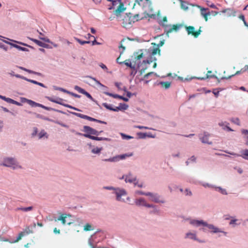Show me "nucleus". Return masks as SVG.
Returning <instances> with one entry per match:
<instances>
[{
	"instance_id": "603ef678",
	"label": "nucleus",
	"mask_w": 248,
	"mask_h": 248,
	"mask_svg": "<svg viewBox=\"0 0 248 248\" xmlns=\"http://www.w3.org/2000/svg\"><path fill=\"white\" fill-rule=\"evenodd\" d=\"M62 106L65 107H67V108H72L73 109H74V110H77V111H80V109L75 108V107H74L71 105H69L68 104H64V103H62Z\"/></svg>"
},
{
	"instance_id": "6e6d98bb",
	"label": "nucleus",
	"mask_w": 248,
	"mask_h": 248,
	"mask_svg": "<svg viewBox=\"0 0 248 248\" xmlns=\"http://www.w3.org/2000/svg\"><path fill=\"white\" fill-rule=\"evenodd\" d=\"M134 127L138 128L140 129H150V130H153V129L152 128H149L148 127L140 126V125H135V126H134Z\"/></svg>"
},
{
	"instance_id": "0eeeda50",
	"label": "nucleus",
	"mask_w": 248,
	"mask_h": 248,
	"mask_svg": "<svg viewBox=\"0 0 248 248\" xmlns=\"http://www.w3.org/2000/svg\"><path fill=\"white\" fill-rule=\"evenodd\" d=\"M147 197H149V200L156 203H165V201L161 199V196L157 193H153L147 192Z\"/></svg>"
},
{
	"instance_id": "1a4fd4ad",
	"label": "nucleus",
	"mask_w": 248,
	"mask_h": 248,
	"mask_svg": "<svg viewBox=\"0 0 248 248\" xmlns=\"http://www.w3.org/2000/svg\"><path fill=\"white\" fill-rule=\"evenodd\" d=\"M74 89L77 91L79 93H82L83 94H84L85 95H86L88 98H89L90 99H91L92 101L95 102L96 104H97V102L96 101H95L93 97L91 95V94L88 93L87 92H86L85 90H84L83 89L81 88V87L76 85V86H75L74 87Z\"/></svg>"
},
{
	"instance_id": "7c9ffc66",
	"label": "nucleus",
	"mask_w": 248,
	"mask_h": 248,
	"mask_svg": "<svg viewBox=\"0 0 248 248\" xmlns=\"http://www.w3.org/2000/svg\"><path fill=\"white\" fill-rule=\"evenodd\" d=\"M200 184L204 188H209L212 190L213 189L214 186V185H212L205 182H200Z\"/></svg>"
},
{
	"instance_id": "e2e57ef3",
	"label": "nucleus",
	"mask_w": 248,
	"mask_h": 248,
	"mask_svg": "<svg viewBox=\"0 0 248 248\" xmlns=\"http://www.w3.org/2000/svg\"><path fill=\"white\" fill-rule=\"evenodd\" d=\"M156 205L155 204H150L147 202L145 207L148 208H151L152 209L153 208H155Z\"/></svg>"
},
{
	"instance_id": "de8ad7c7",
	"label": "nucleus",
	"mask_w": 248,
	"mask_h": 248,
	"mask_svg": "<svg viewBox=\"0 0 248 248\" xmlns=\"http://www.w3.org/2000/svg\"><path fill=\"white\" fill-rule=\"evenodd\" d=\"M8 40H9V39H8ZM11 41H12V42H15V43H16L17 44H20V45H22L23 46H28L32 49L33 48V47L30 45H28L25 43H22V42H19V41H16V40H11Z\"/></svg>"
},
{
	"instance_id": "bf43d9fd",
	"label": "nucleus",
	"mask_w": 248,
	"mask_h": 248,
	"mask_svg": "<svg viewBox=\"0 0 248 248\" xmlns=\"http://www.w3.org/2000/svg\"><path fill=\"white\" fill-rule=\"evenodd\" d=\"M231 122H232V123L237 124V125H240V123H239V120L238 118H232L231 120Z\"/></svg>"
},
{
	"instance_id": "4c0bfd02",
	"label": "nucleus",
	"mask_w": 248,
	"mask_h": 248,
	"mask_svg": "<svg viewBox=\"0 0 248 248\" xmlns=\"http://www.w3.org/2000/svg\"><path fill=\"white\" fill-rule=\"evenodd\" d=\"M25 234V232H20L19 234H18V237H17V238L15 240H10V242L11 243H16V242H17L18 240H19Z\"/></svg>"
},
{
	"instance_id": "58836bf2",
	"label": "nucleus",
	"mask_w": 248,
	"mask_h": 248,
	"mask_svg": "<svg viewBox=\"0 0 248 248\" xmlns=\"http://www.w3.org/2000/svg\"><path fill=\"white\" fill-rule=\"evenodd\" d=\"M25 234V232H20L19 234H18V237H17V238L15 240H10V242L11 243H16V242H17L18 240H19Z\"/></svg>"
},
{
	"instance_id": "69168bd1",
	"label": "nucleus",
	"mask_w": 248,
	"mask_h": 248,
	"mask_svg": "<svg viewBox=\"0 0 248 248\" xmlns=\"http://www.w3.org/2000/svg\"><path fill=\"white\" fill-rule=\"evenodd\" d=\"M68 94H70L75 97H77V98H80V95H78V94H76L74 93H72V92H69L68 91V93H67Z\"/></svg>"
},
{
	"instance_id": "dca6fc26",
	"label": "nucleus",
	"mask_w": 248,
	"mask_h": 248,
	"mask_svg": "<svg viewBox=\"0 0 248 248\" xmlns=\"http://www.w3.org/2000/svg\"><path fill=\"white\" fill-rule=\"evenodd\" d=\"M213 190H215V191L218 192L219 193L223 195H228L227 190L225 188H222V187L219 186H217L214 185Z\"/></svg>"
},
{
	"instance_id": "79ce46f5",
	"label": "nucleus",
	"mask_w": 248,
	"mask_h": 248,
	"mask_svg": "<svg viewBox=\"0 0 248 248\" xmlns=\"http://www.w3.org/2000/svg\"><path fill=\"white\" fill-rule=\"evenodd\" d=\"M184 194L186 196L190 197L192 195V191L189 188H186L184 191Z\"/></svg>"
},
{
	"instance_id": "9d476101",
	"label": "nucleus",
	"mask_w": 248,
	"mask_h": 248,
	"mask_svg": "<svg viewBox=\"0 0 248 248\" xmlns=\"http://www.w3.org/2000/svg\"><path fill=\"white\" fill-rule=\"evenodd\" d=\"M189 224L195 227H199L201 226L204 227L205 221L203 220L190 219L189 222Z\"/></svg>"
},
{
	"instance_id": "393cba45",
	"label": "nucleus",
	"mask_w": 248,
	"mask_h": 248,
	"mask_svg": "<svg viewBox=\"0 0 248 248\" xmlns=\"http://www.w3.org/2000/svg\"><path fill=\"white\" fill-rule=\"evenodd\" d=\"M102 161L105 162H117L119 161L118 156L116 155L115 156L110 157L107 159H104Z\"/></svg>"
},
{
	"instance_id": "49530a36",
	"label": "nucleus",
	"mask_w": 248,
	"mask_h": 248,
	"mask_svg": "<svg viewBox=\"0 0 248 248\" xmlns=\"http://www.w3.org/2000/svg\"><path fill=\"white\" fill-rule=\"evenodd\" d=\"M28 104H29L31 107H38V106H39V103H36L30 99Z\"/></svg>"
},
{
	"instance_id": "c756f323",
	"label": "nucleus",
	"mask_w": 248,
	"mask_h": 248,
	"mask_svg": "<svg viewBox=\"0 0 248 248\" xmlns=\"http://www.w3.org/2000/svg\"><path fill=\"white\" fill-rule=\"evenodd\" d=\"M11 46L17 48V49L23 51H29V49L26 47H22L20 46H18L16 44H11Z\"/></svg>"
},
{
	"instance_id": "f8f14e48",
	"label": "nucleus",
	"mask_w": 248,
	"mask_h": 248,
	"mask_svg": "<svg viewBox=\"0 0 248 248\" xmlns=\"http://www.w3.org/2000/svg\"><path fill=\"white\" fill-rule=\"evenodd\" d=\"M72 114L77 116L78 117H80L82 119H86L90 121L95 122L96 121V119H94L93 118L91 117L90 116H88L86 115H84L81 113H78L75 112H70Z\"/></svg>"
},
{
	"instance_id": "473e14b6",
	"label": "nucleus",
	"mask_w": 248,
	"mask_h": 248,
	"mask_svg": "<svg viewBox=\"0 0 248 248\" xmlns=\"http://www.w3.org/2000/svg\"><path fill=\"white\" fill-rule=\"evenodd\" d=\"M104 93L109 96H111V97H113V98H119V99H122V96H121V95H119L118 94H113V93H108V92H106V91H105L104 92Z\"/></svg>"
},
{
	"instance_id": "4468645a",
	"label": "nucleus",
	"mask_w": 248,
	"mask_h": 248,
	"mask_svg": "<svg viewBox=\"0 0 248 248\" xmlns=\"http://www.w3.org/2000/svg\"><path fill=\"white\" fill-rule=\"evenodd\" d=\"M88 145L91 149V152L94 154L99 155L101 153V152L103 150V147H94L90 143L88 144Z\"/></svg>"
},
{
	"instance_id": "a878e982",
	"label": "nucleus",
	"mask_w": 248,
	"mask_h": 248,
	"mask_svg": "<svg viewBox=\"0 0 248 248\" xmlns=\"http://www.w3.org/2000/svg\"><path fill=\"white\" fill-rule=\"evenodd\" d=\"M39 107H41L46 110H54V111H57V112H59L60 113H63V114H65L64 112H63V111H61V110H56V109H55L53 108H49V107H46V106H45L41 104H39V106H38Z\"/></svg>"
},
{
	"instance_id": "f257e3e1",
	"label": "nucleus",
	"mask_w": 248,
	"mask_h": 248,
	"mask_svg": "<svg viewBox=\"0 0 248 248\" xmlns=\"http://www.w3.org/2000/svg\"><path fill=\"white\" fill-rule=\"evenodd\" d=\"M0 166L9 168L13 170H22L24 167L18 160L14 156H4L0 160Z\"/></svg>"
},
{
	"instance_id": "423d86ee",
	"label": "nucleus",
	"mask_w": 248,
	"mask_h": 248,
	"mask_svg": "<svg viewBox=\"0 0 248 248\" xmlns=\"http://www.w3.org/2000/svg\"><path fill=\"white\" fill-rule=\"evenodd\" d=\"M208 229L209 232L213 234H219L218 236H221L223 235L224 236H227L228 232L224 231L222 229L219 228L213 224H209L205 221L204 226Z\"/></svg>"
},
{
	"instance_id": "aec40b11",
	"label": "nucleus",
	"mask_w": 248,
	"mask_h": 248,
	"mask_svg": "<svg viewBox=\"0 0 248 248\" xmlns=\"http://www.w3.org/2000/svg\"><path fill=\"white\" fill-rule=\"evenodd\" d=\"M218 125L222 127L224 130H227L229 131H232L233 130L230 127L228 126L229 123L225 122H221L218 123Z\"/></svg>"
},
{
	"instance_id": "864d4df0",
	"label": "nucleus",
	"mask_w": 248,
	"mask_h": 248,
	"mask_svg": "<svg viewBox=\"0 0 248 248\" xmlns=\"http://www.w3.org/2000/svg\"><path fill=\"white\" fill-rule=\"evenodd\" d=\"M51 121H53L55 123L57 124H58L64 127H65V128H68V126L60 121H53V120H50Z\"/></svg>"
},
{
	"instance_id": "ea45409f",
	"label": "nucleus",
	"mask_w": 248,
	"mask_h": 248,
	"mask_svg": "<svg viewBox=\"0 0 248 248\" xmlns=\"http://www.w3.org/2000/svg\"><path fill=\"white\" fill-rule=\"evenodd\" d=\"M74 39L81 45H83L85 44H90L91 43L90 41H82L77 37H74Z\"/></svg>"
},
{
	"instance_id": "774afa93",
	"label": "nucleus",
	"mask_w": 248,
	"mask_h": 248,
	"mask_svg": "<svg viewBox=\"0 0 248 248\" xmlns=\"http://www.w3.org/2000/svg\"><path fill=\"white\" fill-rule=\"evenodd\" d=\"M188 160L190 162H195L196 161V157L194 155H192L188 158Z\"/></svg>"
},
{
	"instance_id": "6e6552de",
	"label": "nucleus",
	"mask_w": 248,
	"mask_h": 248,
	"mask_svg": "<svg viewBox=\"0 0 248 248\" xmlns=\"http://www.w3.org/2000/svg\"><path fill=\"white\" fill-rule=\"evenodd\" d=\"M125 182L126 183L133 184L137 186L138 184V181L136 176H134L131 172H129L126 174Z\"/></svg>"
},
{
	"instance_id": "9b49d317",
	"label": "nucleus",
	"mask_w": 248,
	"mask_h": 248,
	"mask_svg": "<svg viewBox=\"0 0 248 248\" xmlns=\"http://www.w3.org/2000/svg\"><path fill=\"white\" fill-rule=\"evenodd\" d=\"M210 136V134L206 132H204L202 137H200V140L203 143H206L209 145H211L212 142L209 141L208 138Z\"/></svg>"
},
{
	"instance_id": "6ab92c4d",
	"label": "nucleus",
	"mask_w": 248,
	"mask_h": 248,
	"mask_svg": "<svg viewBox=\"0 0 248 248\" xmlns=\"http://www.w3.org/2000/svg\"><path fill=\"white\" fill-rule=\"evenodd\" d=\"M185 238L190 239L194 240H198L195 232H188L185 234Z\"/></svg>"
},
{
	"instance_id": "5701e85b",
	"label": "nucleus",
	"mask_w": 248,
	"mask_h": 248,
	"mask_svg": "<svg viewBox=\"0 0 248 248\" xmlns=\"http://www.w3.org/2000/svg\"><path fill=\"white\" fill-rule=\"evenodd\" d=\"M38 139H42L43 138H45L46 139H47L48 138V135L47 133L45 131V130L42 129L38 134Z\"/></svg>"
},
{
	"instance_id": "a211bd4d",
	"label": "nucleus",
	"mask_w": 248,
	"mask_h": 248,
	"mask_svg": "<svg viewBox=\"0 0 248 248\" xmlns=\"http://www.w3.org/2000/svg\"><path fill=\"white\" fill-rule=\"evenodd\" d=\"M96 232L93 234L90 238L89 239V244L92 247V248H95V244L97 242L95 241L96 238Z\"/></svg>"
},
{
	"instance_id": "37998d69",
	"label": "nucleus",
	"mask_w": 248,
	"mask_h": 248,
	"mask_svg": "<svg viewBox=\"0 0 248 248\" xmlns=\"http://www.w3.org/2000/svg\"><path fill=\"white\" fill-rule=\"evenodd\" d=\"M230 218H232L231 220L229 222L230 225H233V226H235L237 225L236 223V222L237 221V219L234 218L233 217H230Z\"/></svg>"
},
{
	"instance_id": "20e7f679",
	"label": "nucleus",
	"mask_w": 248,
	"mask_h": 248,
	"mask_svg": "<svg viewBox=\"0 0 248 248\" xmlns=\"http://www.w3.org/2000/svg\"><path fill=\"white\" fill-rule=\"evenodd\" d=\"M104 188L107 190H113V193L115 195L117 201L122 202H125V200L122 198L123 196H126L127 194V191L125 189L112 186H105Z\"/></svg>"
},
{
	"instance_id": "5fc2aeb1",
	"label": "nucleus",
	"mask_w": 248,
	"mask_h": 248,
	"mask_svg": "<svg viewBox=\"0 0 248 248\" xmlns=\"http://www.w3.org/2000/svg\"><path fill=\"white\" fill-rule=\"evenodd\" d=\"M206 3L207 5L208 6H209V7H210L212 8L217 9V6L214 3H211L209 1L206 0Z\"/></svg>"
},
{
	"instance_id": "a18cd8bd",
	"label": "nucleus",
	"mask_w": 248,
	"mask_h": 248,
	"mask_svg": "<svg viewBox=\"0 0 248 248\" xmlns=\"http://www.w3.org/2000/svg\"><path fill=\"white\" fill-rule=\"evenodd\" d=\"M119 106L122 110H125L127 109L128 107V106L124 103H120Z\"/></svg>"
},
{
	"instance_id": "338daca9",
	"label": "nucleus",
	"mask_w": 248,
	"mask_h": 248,
	"mask_svg": "<svg viewBox=\"0 0 248 248\" xmlns=\"http://www.w3.org/2000/svg\"><path fill=\"white\" fill-rule=\"evenodd\" d=\"M15 77H16V78H20L23 79L25 80L26 81H27V80L28 79V78H26V77H24L22 76H21L20 75H18V74H15Z\"/></svg>"
},
{
	"instance_id": "680f3d73",
	"label": "nucleus",
	"mask_w": 248,
	"mask_h": 248,
	"mask_svg": "<svg viewBox=\"0 0 248 248\" xmlns=\"http://www.w3.org/2000/svg\"><path fill=\"white\" fill-rule=\"evenodd\" d=\"M84 229L85 231H89V230H92L91 225L89 223L85 224V225L84 226Z\"/></svg>"
},
{
	"instance_id": "cd10ccee",
	"label": "nucleus",
	"mask_w": 248,
	"mask_h": 248,
	"mask_svg": "<svg viewBox=\"0 0 248 248\" xmlns=\"http://www.w3.org/2000/svg\"><path fill=\"white\" fill-rule=\"evenodd\" d=\"M33 209L32 206H29L27 207H18L16 209V211H22L23 212H29L31 211Z\"/></svg>"
},
{
	"instance_id": "4be33fe9",
	"label": "nucleus",
	"mask_w": 248,
	"mask_h": 248,
	"mask_svg": "<svg viewBox=\"0 0 248 248\" xmlns=\"http://www.w3.org/2000/svg\"><path fill=\"white\" fill-rule=\"evenodd\" d=\"M187 31L188 34L192 33V34L194 35L195 36H197L198 35H199L201 32V30H199L197 32H194V28L191 26L187 27Z\"/></svg>"
},
{
	"instance_id": "3c124183",
	"label": "nucleus",
	"mask_w": 248,
	"mask_h": 248,
	"mask_svg": "<svg viewBox=\"0 0 248 248\" xmlns=\"http://www.w3.org/2000/svg\"><path fill=\"white\" fill-rule=\"evenodd\" d=\"M68 215H65L64 216H60L59 218H58V220H62V223L63 224H64L65 223H66V218H67V216Z\"/></svg>"
},
{
	"instance_id": "f03ea898",
	"label": "nucleus",
	"mask_w": 248,
	"mask_h": 248,
	"mask_svg": "<svg viewBox=\"0 0 248 248\" xmlns=\"http://www.w3.org/2000/svg\"><path fill=\"white\" fill-rule=\"evenodd\" d=\"M159 53L160 50L157 47H150L147 50H145L144 52L142 53L139 57H143L145 59L143 60L142 64H150L151 62L156 60V58L155 56L157 52Z\"/></svg>"
},
{
	"instance_id": "2f4dec72",
	"label": "nucleus",
	"mask_w": 248,
	"mask_h": 248,
	"mask_svg": "<svg viewBox=\"0 0 248 248\" xmlns=\"http://www.w3.org/2000/svg\"><path fill=\"white\" fill-rule=\"evenodd\" d=\"M142 64V62L140 63L138 65V66L139 70L141 72L144 71L148 67V65L149 64Z\"/></svg>"
},
{
	"instance_id": "c9c22d12",
	"label": "nucleus",
	"mask_w": 248,
	"mask_h": 248,
	"mask_svg": "<svg viewBox=\"0 0 248 248\" xmlns=\"http://www.w3.org/2000/svg\"><path fill=\"white\" fill-rule=\"evenodd\" d=\"M29 39L34 42L38 46L43 47L44 43L34 38L29 37Z\"/></svg>"
},
{
	"instance_id": "412c9836",
	"label": "nucleus",
	"mask_w": 248,
	"mask_h": 248,
	"mask_svg": "<svg viewBox=\"0 0 248 248\" xmlns=\"http://www.w3.org/2000/svg\"><path fill=\"white\" fill-rule=\"evenodd\" d=\"M201 15L205 18V20H207L206 16L208 15H210V12L209 11V9L208 8H204L201 7Z\"/></svg>"
},
{
	"instance_id": "13d9d810",
	"label": "nucleus",
	"mask_w": 248,
	"mask_h": 248,
	"mask_svg": "<svg viewBox=\"0 0 248 248\" xmlns=\"http://www.w3.org/2000/svg\"><path fill=\"white\" fill-rule=\"evenodd\" d=\"M47 98V99L48 100H49L50 101H51L52 102H54V103H56L57 104H60L61 105H62V102H58V101L56 100H55V99H53V98H52L51 97H46Z\"/></svg>"
},
{
	"instance_id": "a19ab883",
	"label": "nucleus",
	"mask_w": 248,
	"mask_h": 248,
	"mask_svg": "<svg viewBox=\"0 0 248 248\" xmlns=\"http://www.w3.org/2000/svg\"><path fill=\"white\" fill-rule=\"evenodd\" d=\"M120 135L122 137V138L123 139V140H130V139H133V137H132V136H129V135H127L124 133H121L120 134Z\"/></svg>"
},
{
	"instance_id": "72a5a7b5",
	"label": "nucleus",
	"mask_w": 248,
	"mask_h": 248,
	"mask_svg": "<svg viewBox=\"0 0 248 248\" xmlns=\"http://www.w3.org/2000/svg\"><path fill=\"white\" fill-rule=\"evenodd\" d=\"M39 39L42 40H43L45 42L49 43L51 44L52 45H53V46L55 47H57L58 46V45L56 44L53 43V42H51L50 40L48 38H47V37H40Z\"/></svg>"
},
{
	"instance_id": "4d7b16f0",
	"label": "nucleus",
	"mask_w": 248,
	"mask_h": 248,
	"mask_svg": "<svg viewBox=\"0 0 248 248\" xmlns=\"http://www.w3.org/2000/svg\"><path fill=\"white\" fill-rule=\"evenodd\" d=\"M38 134V128L36 127L33 128V132L31 134L32 137H35Z\"/></svg>"
},
{
	"instance_id": "c03bdc74",
	"label": "nucleus",
	"mask_w": 248,
	"mask_h": 248,
	"mask_svg": "<svg viewBox=\"0 0 248 248\" xmlns=\"http://www.w3.org/2000/svg\"><path fill=\"white\" fill-rule=\"evenodd\" d=\"M137 134L138 136V138L140 139H144L147 136L145 133L139 132Z\"/></svg>"
},
{
	"instance_id": "bb28decb",
	"label": "nucleus",
	"mask_w": 248,
	"mask_h": 248,
	"mask_svg": "<svg viewBox=\"0 0 248 248\" xmlns=\"http://www.w3.org/2000/svg\"><path fill=\"white\" fill-rule=\"evenodd\" d=\"M86 78H90L91 79H92L93 80L97 85L100 86L101 87H103L104 89H107L108 88L105 86V85H103L102 83H100V82L97 79H96L95 78H93V77H91V76H86Z\"/></svg>"
},
{
	"instance_id": "e433bc0d",
	"label": "nucleus",
	"mask_w": 248,
	"mask_h": 248,
	"mask_svg": "<svg viewBox=\"0 0 248 248\" xmlns=\"http://www.w3.org/2000/svg\"><path fill=\"white\" fill-rule=\"evenodd\" d=\"M25 234V232H20L19 234H18V237H17V238L15 240H10V242L11 243H16V242H17L18 240H19Z\"/></svg>"
},
{
	"instance_id": "b1692460",
	"label": "nucleus",
	"mask_w": 248,
	"mask_h": 248,
	"mask_svg": "<svg viewBox=\"0 0 248 248\" xmlns=\"http://www.w3.org/2000/svg\"><path fill=\"white\" fill-rule=\"evenodd\" d=\"M133 155V154L132 153H127V154H123V155H117L119 161L120 160L124 159L126 157H129L132 156Z\"/></svg>"
},
{
	"instance_id": "39448f33",
	"label": "nucleus",
	"mask_w": 248,
	"mask_h": 248,
	"mask_svg": "<svg viewBox=\"0 0 248 248\" xmlns=\"http://www.w3.org/2000/svg\"><path fill=\"white\" fill-rule=\"evenodd\" d=\"M208 229L209 232L213 234H219L218 236H221L223 235L224 236H227L228 232L224 231L222 229L219 228L213 224H209L205 221L204 226Z\"/></svg>"
},
{
	"instance_id": "8fccbe9b",
	"label": "nucleus",
	"mask_w": 248,
	"mask_h": 248,
	"mask_svg": "<svg viewBox=\"0 0 248 248\" xmlns=\"http://www.w3.org/2000/svg\"><path fill=\"white\" fill-rule=\"evenodd\" d=\"M53 88L55 90H58L60 91H62V92H64V93H68V91H67L63 88H61V87H58L57 86H53Z\"/></svg>"
},
{
	"instance_id": "ddd939ff",
	"label": "nucleus",
	"mask_w": 248,
	"mask_h": 248,
	"mask_svg": "<svg viewBox=\"0 0 248 248\" xmlns=\"http://www.w3.org/2000/svg\"><path fill=\"white\" fill-rule=\"evenodd\" d=\"M134 203L138 206L145 207L147 202L144 198H139L135 200Z\"/></svg>"
},
{
	"instance_id": "09e8293b",
	"label": "nucleus",
	"mask_w": 248,
	"mask_h": 248,
	"mask_svg": "<svg viewBox=\"0 0 248 248\" xmlns=\"http://www.w3.org/2000/svg\"><path fill=\"white\" fill-rule=\"evenodd\" d=\"M103 106L104 107H105L107 109H108V110H112L113 111V108H112V105H108V104L107 103H103Z\"/></svg>"
},
{
	"instance_id": "0e129e2a",
	"label": "nucleus",
	"mask_w": 248,
	"mask_h": 248,
	"mask_svg": "<svg viewBox=\"0 0 248 248\" xmlns=\"http://www.w3.org/2000/svg\"><path fill=\"white\" fill-rule=\"evenodd\" d=\"M124 63L127 66L130 67L132 69H135V68H136L135 66H133L131 64V62H125Z\"/></svg>"
},
{
	"instance_id": "052dcab7",
	"label": "nucleus",
	"mask_w": 248,
	"mask_h": 248,
	"mask_svg": "<svg viewBox=\"0 0 248 248\" xmlns=\"http://www.w3.org/2000/svg\"><path fill=\"white\" fill-rule=\"evenodd\" d=\"M29 73L36 75H37L38 76H41V77H42V76H43V75L41 73L37 72H35V71H32L31 70H30V71H29Z\"/></svg>"
},
{
	"instance_id": "c85d7f7f",
	"label": "nucleus",
	"mask_w": 248,
	"mask_h": 248,
	"mask_svg": "<svg viewBox=\"0 0 248 248\" xmlns=\"http://www.w3.org/2000/svg\"><path fill=\"white\" fill-rule=\"evenodd\" d=\"M150 213L155 215H159L160 214V210L158 208L157 206L156 205L155 208H153L150 211Z\"/></svg>"
},
{
	"instance_id": "f704fd0d",
	"label": "nucleus",
	"mask_w": 248,
	"mask_h": 248,
	"mask_svg": "<svg viewBox=\"0 0 248 248\" xmlns=\"http://www.w3.org/2000/svg\"><path fill=\"white\" fill-rule=\"evenodd\" d=\"M27 81L31 82V83H33V84H35L38 85H39V86H41V87H42L43 88H46V87L44 84H43L42 83H40V82H37L36 80H34L30 79H28Z\"/></svg>"
},
{
	"instance_id": "2eb2a0df",
	"label": "nucleus",
	"mask_w": 248,
	"mask_h": 248,
	"mask_svg": "<svg viewBox=\"0 0 248 248\" xmlns=\"http://www.w3.org/2000/svg\"><path fill=\"white\" fill-rule=\"evenodd\" d=\"M227 153L232 155H234L235 157H238L239 156H241L243 158L246 159V160H248V149H246V150H243L242 152V154L241 155H239L238 154H235L234 153H229V152H227Z\"/></svg>"
},
{
	"instance_id": "7ed1b4c3",
	"label": "nucleus",
	"mask_w": 248,
	"mask_h": 248,
	"mask_svg": "<svg viewBox=\"0 0 248 248\" xmlns=\"http://www.w3.org/2000/svg\"><path fill=\"white\" fill-rule=\"evenodd\" d=\"M83 131L85 134H82V136L86 138H89L95 140H106L108 141H111V139L107 138L98 137L93 135L98 136L100 135V132H98L95 129L92 128L89 126L85 125L83 126Z\"/></svg>"
},
{
	"instance_id": "f3484780",
	"label": "nucleus",
	"mask_w": 248,
	"mask_h": 248,
	"mask_svg": "<svg viewBox=\"0 0 248 248\" xmlns=\"http://www.w3.org/2000/svg\"><path fill=\"white\" fill-rule=\"evenodd\" d=\"M124 5L122 4V3H121L120 6H117V9L116 10V15L117 16V18H118V20H121V13L124 10Z\"/></svg>"
}]
</instances>
